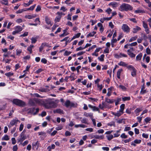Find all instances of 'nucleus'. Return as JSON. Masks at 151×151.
Listing matches in <instances>:
<instances>
[{"mask_svg":"<svg viewBox=\"0 0 151 151\" xmlns=\"http://www.w3.org/2000/svg\"><path fill=\"white\" fill-rule=\"evenodd\" d=\"M85 48L84 47H79L77 48L76 49V50L77 51H78L80 50H82L84 49Z\"/></svg>","mask_w":151,"mask_h":151,"instance_id":"69168bd1","label":"nucleus"},{"mask_svg":"<svg viewBox=\"0 0 151 151\" xmlns=\"http://www.w3.org/2000/svg\"><path fill=\"white\" fill-rule=\"evenodd\" d=\"M101 49V48H96L95 52L93 53H92V55L93 56H97L98 55V52H99V51Z\"/></svg>","mask_w":151,"mask_h":151,"instance_id":"f8f14e48","label":"nucleus"},{"mask_svg":"<svg viewBox=\"0 0 151 151\" xmlns=\"http://www.w3.org/2000/svg\"><path fill=\"white\" fill-rule=\"evenodd\" d=\"M20 137L19 139H18V141L19 142H20L21 144L22 142L27 138L26 136L23 134V133H21L20 135Z\"/></svg>","mask_w":151,"mask_h":151,"instance_id":"39448f33","label":"nucleus"},{"mask_svg":"<svg viewBox=\"0 0 151 151\" xmlns=\"http://www.w3.org/2000/svg\"><path fill=\"white\" fill-rule=\"evenodd\" d=\"M129 46H134L137 45V43L136 42H134L131 44H129Z\"/></svg>","mask_w":151,"mask_h":151,"instance_id":"8fccbe9b","label":"nucleus"},{"mask_svg":"<svg viewBox=\"0 0 151 151\" xmlns=\"http://www.w3.org/2000/svg\"><path fill=\"white\" fill-rule=\"evenodd\" d=\"M22 19L21 18L18 19L16 21V22L18 24L22 22Z\"/></svg>","mask_w":151,"mask_h":151,"instance_id":"13d9d810","label":"nucleus"},{"mask_svg":"<svg viewBox=\"0 0 151 151\" xmlns=\"http://www.w3.org/2000/svg\"><path fill=\"white\" fill-rule=\"evenodd\" d=\"M141 29L139 27L137 26L133 28V32L134 33H136L138 31L140 30Z\"/></svg>","mask_w":151,"mask_h":151,"instance_id":"dca6fc26","label":"nucleus"},{"mask_svg":"<svg viewBox=\"0 0 151 151\" xmlns=\"http://www.w3.org/2000/svg\"><path fill=\"white\" fill-rule=\"evenodd\" d=\"M122 71V69H119L117 72V76L118 78H120V74L121 72Z\"/></svg>","mask_w":151,"mask_h":151,"instance_id":"5701e85b","label":"nucleus"},{"mask_svg":"<svg viewBox=\"0 0 151 151\" xmlns=\"http://www.w3.org/2000/svg\"><path fill=\"white\" fill-rule=\"evenodd\" d=\"M85 52V51H82L80 52H79L77 53V56H80L82 55L83 53Z\"/></svg>","mask_w":151,"mask_h":151,"instance_id":"0e129e2a","label":"nucleus"},{"mask_svg":"<svg viewBox=\"0 0 151 151\" xmlns=\"http://www.w3.org/2000/svg\"><path fill=\"white\" fill-rule=\"evenodd\" d=\"M11 61V60L10 59H5V58H4L2 60L3 62H4L5 63H9V62Z\"/></svg>","mask_w":151,"mask_h":151,"instance_id":"09e8293b","label":"nucleus"},{"mask_svg":"<svg viewBox=\"0 0 151 151\" xmlns=\"http://www.w3.org/2000/svg\"><path fill=\"white\" fill-rule=\"evenodd\" d=\"M106 137L109 140H110L113 138V136L112 134H111L109 136H106Z\"/></svg>","mask_w":151,"mask_h":151,"instance_id":"37998d69","label":"nucleus"},{"mask_svg":"<svg viewBox=\"0 0 151 151\" xmlns=\"http://www.w3.org/2000/svg\"><path fill=\"white\" fill-rule=\"evenodd\" d=\"M121 137L122 138L125 139L127 137V136L124 133H123L121 135Z\"/></svg>","mask_w":151,"mask_h":151,"instance_id":"bf43d9fd","label":"nucleus"},{"mask_svg":"<svg viewBox=\"0 0 151 151\" xmlns=\"http://www.w3.org/2000/svg\"><path fill=\"white\" fill-rule=\"evenodd\" d=\"M127 67L128 69L130 70H132L134 68L133 66L131 65H128L127 66Z\"/></svg>","mask_w":151,"mask_h":151,"instance_id":"5fc2aeb1","label":"nucleus"},{"mask_svg":"<svg viewBox=\"0 0 151 151\" xmlns=\"http://www.w3.org/2000/svg\"><path fill=\"white\" fill-rule=\"evenodd\" d=\"M35 6H36V4H34L33 5L31 6L29 8H28V9H26V11L27 10H32L34 9L35 8Z\"/></svg>","mask_w":151,"mask_h":151,"instance_id":"f704fd0d","label":"nucleus"},{"mask_svg":"<svg viewBox=\"0 0 151 151\" xmlns=\"http://www.w3.org/2000/svg\"><path fill=\"white\" fill-rule=\"evenodd\" d=\"M94 137L96 139H103L104 138V136L103 135L100 136L99 135H95L94 136Z\"/></svg>","mask_w":151,"mask_h":151,"instance_id":"4be33fe9","label":"nucleus"},{"mask_svg":"<svg viewBox=\"0 0 151 151\" xmlns=\"http://www.w3.org/2000/svg\"><path fill=\"white\" fill-rule=\"evenodd\" d=\"M71 52L70 51H66L64 52V55L66 56H68L71 54Z\"/></svg>","mask_w":151,"mask_h":151,"instance_id":"e433bc0d","label":"nucleus"},{"mask_svg":"<svg viewBox=\"0 0 151 151\" xmlns=\"http://www.w3.org/2000/svg\"><path fill=\"white\" fill-rule=\"evenodd\" d=\"M13 73H11V72H9L8 73H6L5 74V75L7 76L8 77H10L13 75Z\"/></svg>","mask_w":151,"mask_h":151,"instance_id":"473e14b6","label":"nucleus"},{"mask_svg":"<svg viewBox=\"0 0 151 151\" xmlns=\"http://www.w3.org/2000/svg\"><path fill=\"white\" fill-rule=\"evenodd\" d=\"M137 38V37H132L129 40V42H131L133 41H134Z\"/></svg>","mask_w":151,"mask_h":151,"instance_id":"3c124183","label":"nucleus"},{"mask_svg":"<svg viewBox=\"0 0 151 151\" xmlns=\"http://www.w3.org/2000/svg\"><path fill=\"white\" fill-rule=\"evenodd\" d=\"M18 149L17 146V145H14L13 147V151H17Z\"/></svg>","mask_w":151,"mask_h":151,"instance_id":"774afa93","label":"nucleus"},{"mask_svg":"<svg viewBox=\"0 0 151 151\" xmlns=\"http://www.w3.org/2000/svg\"><path fill=\"white\" fill-rule=\"evenodd\" d=\"M52 99H49L45 101L43 103V105L45 108L49 109L55 108L57 107V104L52 101Z\"/></svg>","mask_w":151,"mask_h":151,"instance_id":"f257e3e1","label":"nucleus"},{"mask_svg":"<svg viewBox=\"0 0 151 151\" xmlns=\"http://www.w3.org/2000/svg\"><path fill=\"white\" fill-rule=\"evenodd\" d=\"M44 47V46L42 45V44H41L39 49V51L40 52H42Z\"/></svg>","mask_w":151,"mask_h":151,"instance_id":"49530a36","label":"nucleus"},{"mask_svg":"<svg viewBox=\"0 0 151 151\" xmlns=\"http://www.w3.org/2000/svg\"><path fill=\"white\" fill-rule=\"evenodd\" d=\"M109 5L111 6L113 8L119 6L118 4L116 2H110L109 3Z\"/></svg>","mask_w":151,"mask_h":151,"instance_id":"6e6552de","label":"nucleus"},{"mask_svg":"<svg viewBox=\"0 0 151 151\" xmlns=\"http://www.w3.org/2000/svg\"><path fill=\"white\" fill-rule=\"evenodd\" d=\"M0 2L2 4L6 5H8V0H1Z\"/></svg>","mask_w":151,"mask_h":151,"instance_id":"6ab92c4d","label":"nucleus"},{"mask_svg":"<svg viewBox=\"0 0 151 151\" xmlns=\"http://www.w3.org/2000/svg\"><path fill=\"white\" fill-rule=\"evenodd\" d=\"M12 144L13 145L15 144L16 142V141L15 139L14 138H12Z\"/></svg>","mask_w":151,"mask_h":151,"instance_id":"4d7b16f0","label":"nucleus"},{"mask_svg":"<svg viewBox=\"0 0 151 151\" xmlns=\"http://www.w3.org/2000/svg\"><path fill=\"white\" fill-rule=\"evenodd\" d=\"M24 11H26V10H24L23 9H19L17 11L16 13L17 14H20L22 13Z\"/></svg>","mask_w":151,"mask_h":151,"instance_id":"79ce46f5","label":"nucleus"},{"mask_svg":"<svg viewBox=\"0 0 151 151\" xmlns=\"http://www.w3.org/2000/svg\"><path fill=\"white\" fill-rule=\"evenodd\" d=\"M130 98L129 97H125L122 98V100L124 101L129 100H130Z\"/></svg>","mask_w":151,"mask_h":151,"instance_id":"4c0bfd02","label":"nucleus"},{"mask_svg":"<svg viewBox=\"0 0 151 151\" xmlns=\"http://www.w3.org/2000/svg\"><path fill=\"white\" fill-rule=\"evenodd\" d=\"M37 38L32 37L31 39L32 43H35L37 41Z\"/></svg>","mask_w":151,"mask_h":151,"instance_id":"a878e982","label":"nucleus"},{"mask_svg":"<svg viewBox=\"0 0 151 151\" xmlns=\"http://www.w3.org/2000/svg\"><path fill=\"white\" fill-rule=\"evenodd\" d=\"M96 33V32L93 31L92 32H91L89 33L88 35H87V37H93L94 35Z\"/></svg>","mask_w":151,"mask_h":151,"instance_id":"bb28decb","label":"nucleus"},{"mask_svg":"<svg viewBox=\"0 0 151 151\" xmlns=\"http://www.w3.org/2000/svg\"><path fill=\"white\" fill-rule=\"evenodd\" d=\"M119 87L123 91H125L126 89L125 86L122 85H120L119 86Z\"/></svg>","mask_w":151,"mask_h":151,"instance_id":"c03bdc74","label":"nucleus"},{"mask_svg":"<svg viewBox=\"0 0 151 151\" xmlns=\"http://www.w3.org/2000/svg\"><path fill=\"white\" fill-rule=\"evenodd\" d=\"M132 71L131 73V75L132 76H134L136 75L137 70L134 68L132 70Z\"/></svg>","mask_w":151,"mask_h":151,"instance_id":"b1692460","label":"nucleus"},{"mask_svg":"<svg viewBox=\"0 0 151 151\" xmlns=\"http://www.w3.org/2000/svg\"><path fill=\"white\" fill-rule=\"evenodd\" d=\"M36 17V14H33L32 15H26L25 16V17L26 19H31L35 17Z\"/></svg>","mask_w":151,"mask_h":151,"instance_id":"9b49d317","label":"nucleus"},{"mask_svg":"<svg viewBox=\"0 0 151 151\" xmlns=\"http://www.w3.org/2000/svg\"><path fill=\"white\" fill-rule=\"evenodd\" d=\"M109 26L111 28H113L114 27V25L113 24L112 22H110L109 23Z\"/></svg>","mask_w":151,"mask_h":151,"instance_id":"e2e57ef3","label":"nucleus"},{"mask_svg":"<svg viewBox=\"0 0 151 151\" xmlns=\"http://www.w3.org/2000/svg\"><path fill=\"white\" fill-rule=\"evenodd\" d=\"M19 121V120L18 119H13L12 120L10 123V124L8 125V127L9 128L11 127L12 126L16 125L17 123V122Z\"/></svg>","mask_w":151,"mask_h":151,"instance_id":"0eeeda50","label":"nucleus"},{"mask_svg":"<svg viewBox=\"0 0 151 151\" xmlns=\"http://www.w3.org/2000/svg\"><path fill=\"white\" fill-rule=\"evenodd\" d=\"M88 106L90 108L92 109L93 111H98L99 110V109L95 106H92L90 104H89Z\"/></svg>","mask_w":151,"mask_h":151,"instance_id":"f3484780","label":"nucleus"},{"mask_svg":"<svg viewBox=\"0 0 151 151\" xmlns=\"http://www.w3.org/2000/svg\"><path fill=\"white\" fill-rule=\"evenodd\" d=\"M9 136L7 135H5L2 138V140H8L9 139Z\"/></svg>","mask_w":151,"mask_h":151,"instance_id":"72a5a7b5","label":"nucleus"},{"mask_svg":"<svg viewBox=\"0 0 151 151\" xmlns=\"http://www.w3.org/2000/svg\"><path fill=\"white\" fill-rule=\"evenodd\" d=\"M12 102L13 104L21 107H24L26 105L24 101L17 99H13Z\"/></svg>","mask_w":151,"mask_h":151,"instance_id":"7ed1b4c3","label":"nucleus"},{"mask_svg":"<svg viewBox=\"0 0 151 151\" xmlns=\"http://www.w3.org/2000/svg\"><path fill=\"white\" fill-rule=\"evenodd\" d=\"M61 17L60 15H58V16L56 17L55 20V21L56 22H59L61 18Z\"/></svg>","mask_w":151,"mask_h":151,"instance_id":"c85d7f7f","label":"nucleus"},{"mask_svg":"<svg viewBox=\"0 0 151 151\" xmlns=\"http://www.w3.org/2000/svg\"><path fill=\"white\" fill-rule=\"evenodd\" d=\"M41 10V8L40 6L38 5L37 6V8L36 9V11L37 12H38L40 11Z\"/></svg>","mask_w":151,"mask_h":151,"instance_id":"6e6d98bb","label":"nucleus"},{"mask_svg":"<svg viewBox=\"0 0 151 151\" xmlns=\"http://www.w3.org/2000/svg\"><path fill=\"white\" fill-rule=\"evenodd\" d=\"M105 101L108 103L112 104L115 101V100L106 98L105 99Z\"/></svg>","mask_w":151,"mask_h":151,"instance_id":"412c9836","label":"nucleus"},{"mask_svg":"<svg viewBox=\"0 0 151 151\" xmlns=\"http://www.w3.org/2000/svg\"><path fill=\"white\" fill-rule=\"evenodd\" d=\"M34 101L40 105L43 104L44 102L41 99H34Z\"/></svg>","mask_w":151,"mask_h":151,"instance_id":"1a4fd4ad","label":"nucleus"},{"mask_svg":"<svg viewBox=\"0 0 151 151\" xmlns=\"http://www.w3.org/2000/svg\"><path fill=\"white\" fill-rule=\"evenodd\" d=\"M125 104H122L120 106V109L119 110V112L122 113L123 114V111L124 109Z\"/></svg>","mask_w":151,"mask_h":151,"instance_id":"aec40b11","label":"nucleus"},{"mask_svg":"<svg viewBox=\"0 0 151 151\" xmlns=\"http://www.w3.org/2000/svg\"><path fill=\"white\" fill-rule=\"evenodd\" d=\"M143 27L144 28H147L148 27L147 24L144 21H143Z\"/></svg>","mask_w":151,"mask_h":151,"instance_id":"603ef678","label":"nucleus"},{"mask_svg":"<svg viewBox=\"0 0 151 151\" xmlns=\"http://www.w3.org/2000/svg\"><path fill=\"white\" fill-rule=\"evenodd\" d=\"M118 65L120 66H127V65L125 63L122 61H121L119 63H118Z\"/></svg>","mask_w":151,"mask_h":151,"instance_id":"7c9ffc66","label":"nucleus"},{"mask_svg":"<svg viewBox=\"0 0 151 151\" xmlns=\"http://www.w3.org/2000/svg\"><path fill=\"white\" fill-rule=\"evenodd\" d=\"M151 120L150 118L149 117H147L145 119V121L147 123Z\"/></svg>","mask_w":151,"mask_h":151,"instance_id":"338daca9","label":"nucleus"},{"mask_svg":"<svg viewBox=\"0 0 151 151\" xmlns=\"http://www.w3.org/2000/svg\"><path fill=\"white\" fill-rule=\"evenodd\" d=\"M70 101L69 100H67L65 103V105L67 107H68L69 106H70Z\"/></svg>","mask_w":151,"mask_h":151,"instance_id":"c9c22d12","label":"nucleus"},{"mask_svg":"<svg viewBox=\"0 0 151 151\" xmlns=\"http://www.w3.org/2000/svg\"><path fill=\"white\" fill-rule=\"evenodd\" d=\"M112 9H111L110 8H108L106 10H105V12L107 13L108 14H110L111 11Z\"/></svg>","mask_w":151,"mask_h":151,"instance_id":"2f4dec72","label":"nucleus"},{"mask_svg":"<svg viewBox=\"0 0 151 151\" xmlns=\"http://www.w3.org/2000/svg\"><path fill=\"white\" fill-rule=\"evenodd\" d=\"M132 9L133 7L130 5L123 3L120 6L119 10L121 11H128L129 10H132Z\"/></svg>","mask_w":151,"mask_h":151,"instance_id":"f03ea898","label":"nucleus"},{"mask_svg":"<svg viewBox=\"0 0 151 151\" xmlns=\"http://www.w3.org/2000/svg\"><path fill=\"white\" fill-rule=\"evenodd\" d=\"M28 32H25L23 34L20 35V37H24L28 35Z\"/></svg>","mask_w":151,"mask_h":151,"instance_id":"052dcab7","label":"nucleus"},{"mask_svg":"<svg viewBox=\"0 0 151 151\" xmlns=\"http://www.w3.org/2000/svg\"><path fill=\"white\" fill-rule=\"evenodd\" d=\"M14 29L16 31V32H17L18 33L21 31L22 30V27L21 26H15L14 27Z\"/></svg>","mask_w":151,"mask_h":151,"instance_id":"9d476101","label":"nucleus"},{"mask_svg":"<svg viewBox=\"0 0 151 151\" xmlns=\"http://www.w3.org/2000/svg\"><path fill=\"white\" fill-rule=\"evenodd\" d=\"M17 51V56H19V54L21 53V50L20 49H17L16 50Z\"/></svg>","mask_w":151,"mask_h":151,"instance_id":"de8ad7c7","label":"nucleus"},{"mask_svg":"<svg viewBox=\"0 0 151 151\" xmlns=\"http://www.w3.org/2000/svg\"><path fill=\"white\" fill-rule=\"evenodd\" d=\"M141 140L140 139L138 140L136 139L134 141V142L136 144H139L141 143Z\"/></svg>","mask_w":151,"mask_h":151,"instance_id":"864d4df0","label":"nucleus"},{"mask_svg":"<svg viewBox=\"0 0 151 151\" xmlns=\"http://www.w3.org/2000/svg\"><path fill=\"white\" fill-rule=\"evenodd\" d=\"M75 127L76 128H78L79 127L82 128H84L85 127H86L87 126L84 124H78L76 125L75 126Z\"/></svg>","mask_w":151,"mask_h":151,"instance_id":"cd10ccee","label":"nucleus"},{"mask_svg":"<svg viewBox=\"0 0 151 151\" xmlns=\"http://www.w3.org/2000/svg\"><path fill=\"white\" fill-rule=\"evenodd\" d=\"M80 119H81V121L82 123L85 124L87 123L88 121L87 119L86 118L82 119V118H80Z\"/></svg>","mask_w":151,"mask_h":151,"instance_id":"393cba45","label":"nucleus"},{"mask_svg":"<svg viewBox=\"0 0 151 151\" xmlns=\"http://www.w3.org/2000/svg\"><path fill=\"white\" fill-rule=\"evenodd\" d=\"M84 115L86 117L89 116L91 118H92V115H91L90 114L87 113V112H84Z\"/></svg>","mask_w":151,"mask_h":151,"instance_id":"ea45409f","label":"nucleus"},{"mask_svg":"<svg viewBox=\"0 0 151 151\" xmlns=\"http://www.w3.org/2000/svg\"><path fill=\"white\" fill-rule=\"evenodd\" d=\"M134 12L135 14H138L139 13H144L145 12L144 10L138 8L137 10H135Z\"/></svg>","mask_w":151,"mask_h":151,"instance_id":"2eb2a0df","label":"nucleus"},{"mask_svg":"<svg viewBox=\"0 0 151 151\" xmlns=\"http://www.w3.org/2000/svg\"><path fill=\"white\" fill-rule=\"evenodd\" d=\"M142 109H140L139 108H137L135 110V112L136 114L139 113L140 111H142Z\"/></svg>","mask_w":151,"mask_h":151,"instance_id":"a18cd8bd","label":"nucleus"},{"mask_svg":"<svg viewBox=\"0 0 151 151\" xmlns=\"http://www.w3.org/2000/svg\"><path fill=\"white\" fill-rule=\"evenodd\" d=\"M45 21L46 23L48 25H49L50 27L52 25L53 23L51 22L50 18L48 16H46L45 17Z\"/></svg>","mask_w":151,"mask_h":151,"instance_id":"423d86ee","label":"nucleus"},{"mask_svg":"<svg viewBox=\"0 0 151 151\" xmlns=\"http://www.w3.org/2000/svg\"><path fill=\"white\" fill-rule=\"evenodd\" d=\"M53 112L54 113H57L60 114H64L63 110L60 109H57L55 110H54Z\"/></svg>","mask_w":151,"mask_h":151,"instance_id":"ddd939ff","label":"nucleus"},{"mask_svg":"<svg viewBox=\"0 0 151 151\" xmlns=\"http://www.w3.org/2000/svg\"><path fill=\"white\" fill-rule=\"evenodd\" d=\"M117 41V40L116 39H114L113 38V39L111 40V45L113 46V43H115Z\"/></svg>","mask_w":151,"mask_h":151,"instance_id":"680f3d73","label":"nucleus"},{"mask_svg":"<svg viewBox=\"0 0 151 151\" xmlns=\"http://www.w3.org/2000/svg\"><path fill=\"white\" fill-rule=\"evenodd\" d=\"M122 29L123 31L127 33L129 32L130 29L126 24H123L122 26Z\"/></svg>","mask_w":151,"mask_h":151,"instance_id":"20e7f679","label":"nucleus"},{"mask_svg":"<svg viewBox=\"0 0 151 151\" xmlns=\"http://www.w3.org/2000/svg\"><path fill=\"white\" fill-rule=\"evenodd\" d=\"M108 126H114V127H115V122L114 121H112L109 123L108 124Z\"/></svg>","mask_w":151,"mask_h":151,"instance_id":"58836bf2","label":"nucleus"},{"mask_svg":"<svg viewBox=\"0 0 151 151\" xmlns=\"http://www.w3.org/2000/svg\"><path fill=\"white\" fill-rule=\"evenodd\" d=\"M34 46L33 45H31L27 47V50L29 51L30 53H32V49L34 48Z\"/></svg>","mask_w":151,"mask_h":151,"instance_id":"a211bd4d","label":"nucleus"},{"mask_svg":"<svg viewBox=\"0 0 151 151\" xmlns=\"http://www.w3.org/2000/svg\"><path fill=\"white\" fill-rule=\"evenodd\" d=\"M29 104L31 106H36V104L34 100L30 99L29 101Z\"/></svg>","mask_w":151,"mask_h":151,"instance_id":"4468645a","label":"nucleus"},{"mask_svg":"<svg viewBox=\"0 0 151 151\" xmlns=\"http://www.w3.org/2000/svg\"><path fill=\"white\" fill-rule=\"evenodd\" d=\"M33 1L32 0H30L29 2L27 3H24V4L26 5L27 6H29L30 4H32Z\"/></svg>","mask_w":151,"mask_h":151,"instance_id":"a19ab883","label":"nucleus"},{"mask_svg":"<svg viewBox=\"0 0 151 151\" xmlns=\"http://www.w3.org/2000/svg\"><path fill=\"white\" fill-rule=\"evenodd\" d=\"M127 53L130 57H135V55L132 52V51H127Z\"/></svg>","mask_w":151,"mask_h":151,"instance_id":"c756f323","label":"nucleus"}]
</instances>
